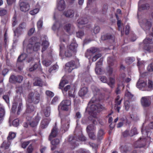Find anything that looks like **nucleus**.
Returning a JSON list of instances; mask_svg holds the SVG:
<instances>
[{"label":"nucleus","instance_id":"9d476101","mask_svg":"<svg viewBox=\"0 0 153 153\" xmlns=\"http://www.w3.org/2000/svg\"><path fill=\"white\" fill-rule=\"evenodd\" d=\"M66 68L69 72H71L74 69L76 68L78 66L75 64V62L71 61L66 63L65 64Z\"/></svg>","mask_w":153,"mask_h":153},{"label":"nucleus","instance_id":"f3484780","mask_svg":"<svg viewBox=\"0 0 153 153\" xmlns=\"http://www.w3.org/2000/svg\"><path fill=\"white\" fill-rule=\"evenodd\" d=\"M88 22V19L85 18H82L77 21V25L79 28H81V26L87 24Z\"/></svg>","mask_w":153,"mask_h":153},{"label":"nucleus","instance_id":"5fc2aeb1","mask_svg":"<svg viewBox=\"0 0 153 153\" xmlns=\"http://www.w3.org/2000/svg\"><path fill=\"white\" fill-rule=\"evenodd\" d=\"M19 120L18 119L14 120L12 124L13 125L15 126H17L19 124Z\"/></svg>","mask_w":153,"mask_h":153},{"label":"nucleus","instance_id":"79ce46f5","mask_svg":"<svg viewBox=\"0 0 153 153\" xmlns=\"http://www.w3.org/2000/svg\"><path fill=\"white\" fill-rule=\"evenodd\" d=\"M97 51L96 48H92L87 50L86 54H88V53H95Z\"/></svg>","mask_w":153,"mask_h":153},{"label":"nucleus","instance_id":"1a4fd4ad","mask_svg":"<svg viewBox=\"0 0 153 153\" xmlns=\"http://www.w3.org/2000/svg\"><path fill=\"white\" fill-rule=\"evenodd\" d=\"M23 79V77L21 76H17L14 75H12L9 79V81L11 83L16 82H21Z\"/></svg>","mask_w":153,"mask_h":153},{"label":"nucleus","instance_id":"72a5a7b5","mask_svg":"<svg viewBox=\"0 0 153 153\" xmlns=\"http://www.w3.org/2000/svg\"><path fill=\"white\" fill-rule=\"evenodd\" d=\"M137 134V129L135 127H134L131 128L129 135L131 136H132Z\"/></svg>","mask_w":153,"mask_h":153},{"label":"nucleus","instance_id":"e2e57ef3","mask_svg":"<svg viewBox=\"0 0 153 153\" xmlns=\"http://www.w3.org/2000/svg\"><path fill=\"white\" fill-rule=\"evenodd\" d=\"M30 143L29 141L24 142H23L22 144V147L23 148H25L26 146Z\"/></svg>","mask_w":153,"mask_h":153},{"label":"nucleus","instance_id":"052dcab7","mask_svg":"<svg viewBox=\"0 0 153 153\" xmlns=\"http://www.w3.org/2000/svg\"><path fill=\"white\" fill-rule=\"evenodd\" d=\"M100 79L103 82L106 83L107 82V80L106 77L102 76L100 77Z\"/></svg>","mask_w":153,"mask_h":153},{"label":"nucleus","instance_id":"a19ab883","mask_svg":"<svg viewBox=\"0 0 153 153\" xmlns=\"http://www.w3.org/2000/svg\"><path fill=\"white\" fill-rule=\"evenodd\" d=\"M51 63V61L46 59L42 61V64L43 65L47 67L49 66Z\"/></svg>","mask_w":153,"mask_h":153},{"label":"nucleus","instance_id":"473e14b6","mask_svg":"<svg viewBox=\"0 0 153 153\" xmlns=\"http://www.w3.org/2000/svg\"><path fill=\"white\" fill-rule=\"evenodd\" d=\"M35 107L32 105L27 106L26 111L27 113H30L34 111Z\"/></svg>","mask_w":153,"mask_h":153},{"label":"nucleus","instance_id":"4be33fe9","mask_svg":"<svg viewBox=\"0 0 153 153\" xmlns=\"http://www.w3.org/2000/svg\"><path fill=\"white\" fill-rule=\"evenodd\" d=\"M137 60L138 61L137 65L138 66L140 73H141L140 70L144 68L145 62L143 61H141L140 59L139 58H137Z\"/></svg>","mask_w":153,"mask_h":153},{"label":"nucleus","instance_id":"6ab92c4d","mask_svg":"<svg viewBox=\"0 0 153 153\" xmlns=\"http://www.w3.org/2000/svg\"><path fill=\"white\" fill-rule=\"evenodd\" d=\"M88 91V89L87 87H83L79 90V94L80 97L84 96L87 93Z\"/></svg>","mask_w":153,"mask_h":153},{"label":"nucleus","instance_id":"c85d7f7f","mask_svg":"<svg viewBox=\"0 0 153 153\" xmlns=\"http://www.w3.org/2000/svg\"><path fill=\"white\" fill-rule=\"evenodd\" d=\"M33 84L34 86H42L43 84L42 80L40 78H38L36 79L33 83Z\"/></svg>","mask_w":153,"mask_h":153},{"label":"nucleus","instance_id":"aec40b11","mask_svg":"<svg viewBox=\"0 0 153 153\" xmlns=\"http://www.w3.org/2000/svg\"><path fill=\"white\" fill-rule=\"evenodd\" d=\"M78 45L76 43H71L69 46V49L73 53H75L77 51Z\"/></svg>","mask_w":153,"mask_h":153},{"label":"nucleus","instance_id":"f8f14e48","mask_svg":"<svg viewBox=\"0 0 153 153\" xmlns=\"http://www.w3.org/2000/svg\"><path fill=\"white\" fill-rule=\"evenodd\" d=\"M51 121V119L49 118L43 119L41 121L40 127L42 129L47 128Z\"/></svg>","mask_w":153,"mask_h":153},{"label":"nucleus","instance_id":"412c9836","mask_svg":"<svg viewBox=\"0 0 153 153\" xmlns=\"http://www.w3.org/2000/svg\"><path fill=\"white\" fill-rule=\"evenodd\" d=\"M45 115L46 117L49 116L50 114V108L49 106L47 105L44 106L43 108H42Z\"/></svg>","mask_w":153,"mask_h":153},{"label":"nucleus","instance_id":"f704fd0d","mask_svg":"<svg viewBox=\"0 0 153 153\" xmlns=\"http://www.w3.org/2000/svg\"><path fill=\"white\" fill-rule=\"evenodd\" d=\"M90 108L92 111L93 112L95 111V112L96 113V112H98L97 104V105H95L94 104L91 105L90 107Z\"/></svg>","mask_w":153,"mask_h":153},{"label":"nucleus","instance_id":"8fccbe9b","mask_svg":"<svg viewBox=\"0 0 153 153\" xmlns=\"http://www.w3.org/2000/svg\"><path fill=\"white\" fill-rule=\"evenodd\" d=\"M102 55L101 54L98 53L94 56L92 58V61L93 62L96 61L98 58L101 56Z\"/></svg>","mask_w":153,"mask_h":153},{"label":"nucleus","instance_id":"c756f323","mask_svg":"<svg viewBox=\"0 0 153 153\" xmlns=\"http://www.w3.org/2000/svg\"><path fill=\"white\" fill-rule=\"evenodd\" d=\"M5 112L4 109L2 107H0V123L5 115Z\"/></svg>","mask_w":153,"mask_h":153},{"label":"nucleus","instance_id":"20e7f679","mask_svg":"<svg viewBox=\"0 0 153 153\" xmlns=\"http://www.w3.org/2000/svg\"><path fill=\"white\" fill-rule=\"evenodd\" d=\"M144 49L149 52H153V42L152 39L146 37L143 41Z\"/></svg>","mask_w":153,"mask_h":153},{"label":"nucleus","instance_id":"5701e85b","mask_svg":"<svg viewBox=\"0 0 153 153\" xmlns=\"http://www.w3.org/2000/svg\"><path fill=\"white\" fill-rule=\"evenodd\" d=\"M65 8V5L64 0H60L58 3V10L62 11Z\"/></svg>","mask_w":153,"mask_h":153},{"label":"nucleus","instance_id":"ddd939ff","mask_svg":"<svg viewBox=\"0 0 153 153\" xmlns=\"http://www.w3.org/2000/svg\"><path fill=\"white\" fill-rule=\"evenodd\" d=\"M57 16V8H56L54 12L53 17V19L55 20V22L52 27V29L54 31H56L57 29V22L56 21Z\"/></svg>","mask_w":153,"mask_h":153},{"label":"nucleus","instance_id":"13d9d810","mask_svg":"<svg viewBox=\"0 0 153 153\" xmlns=\"http://www.w3.org/2000/svg\"><path fill=\"white\" fill-rule=\"evenodd\" d=\"M33 150V148L31 144H30L27 149V152L28 153H31Z\"/></svg>","mask_w":153,"mask_h":153},{"label":"nucleus","instance_id":"3c124183","mask_svg":"<svg viewBox=\"0 0 153 153\" xmlns=\"http://www.w3.org/2000/svg\"><path fill=\"white\" fill-rule=\"evenodd\" d=\"M130 116L131 118L133 120H136L137 119V114L135 112H134L132 114H130Z\"/></svg>","mask_w":153,"mask_h":153},{"label":"nucleus","instance_id":"c9c22d12","mask_svg":"<svg viewBox=\"0 0 153 153\" xmlns=\"http://www.w3.org/2000/svg\"><path fill=\"white\" fill-rule=\"evenodd\" d=\"M45 94L47 97L50 98L53 97L54 95V93L53 92L49 90L46 91L45 92Z\"/></svg>","mask_w":153,"mask_h":153},{"label":"nucleus","instance_id":"6e6552de","mask_svg":"<svg viewBox=\"0 0 153 153\" xmlns=\"http://www.w3.org/2000/svg\"><path fill=\"white\" fill-rule=\"evenodd\" d=\"M87 129L90 138L94 140L96 138V136L94 134V132H93L95 129L94 126L93 125L89 126L87 127Z\"/></svg>","mask_w":153,"mask_h":153},{"label":"nucleus","instance_id":"bf43d9fd","mask_svg":"<svg viewBox=\"0 0 153 153\" xmlns=\"http://www.w3.org/2000/svg\"><path fill=\"white\" fill-rule=\"evenodd\" d=\"M95 71L97 74H100L101 72L102 69L99 66H96L95 69Z\"/></svg>","mask_w":153,"mask_h":153},{"label":"nucleus","instance_id":"a211bd4d","mask_svg":"<svg viewBox=\"0 0 153 153\" xmlns=\"http://www.w3.org/2000/svg\"><path fill=\"white\" fill-rule=\"evenodd\" d=\"M63 14L67 17L72 18L74 14V11L72 9H68L65 10L63 13Z\"/></svg>","mask_w":153,"mask_h":153},{"label":"nucleus","instance_id":"774afa93","mask_svg":"<svg viewBox=\"0 0 153 153\" xmlns=\"http://www.w3.org/2000/svg\"><path fill=\"white\" fill-rule=\"evenodd\" d=\"M7 13V11L6 10L3 9H1L0 10V16H3Z\"/></svg>","mask_w":153,"mask_h":153},{"label":"nucleus","instance_id":"0e129e2a","mask_svg":"<svg viewBox=\"0 0 153 153\" xmlns=\"http://www.w3.org/2000/svg\"><path fill=\"white\" fill-rule=\"evenodd\" d=\"M97 111L98 112L103 110L104 109V107L102 105L100 104H97Z\"/></svg>","mask_w":153,"mask_h":153},{"label":"nucleus","instance_id":"a878e982","mask_svg":"<svg viewBox=\"0 0 153 153\" xmlns=\"http://www.w3.org/2000/svg\"><path fill=\"white\" fill-rule=\"evenodd\" d=\"M36 7H37V8H35L30 11V13L31 15H35L39 12L40 7L38 3H37Z\"/></svg>","mask_w":153,"mask_h":153},{"label":"nucleus","instance_id":"864d4df0","mask_svg":"<svg viewBox=\"0 0 153 153\" xmlns=\"http://www.w3.org/2000/svg\"><path fill=\"white\" fill-rule=\"evenodd\" d=\"M148 87L151 90L153 89V82L152 81L150 80H149Z\"/></svg>","mask_w":153,"mask_h":153},{"label":"nucleus","instance_id":"c03bdc74","mask_svg":"<svg viewBox=\"0 0 153 153\" xmlns=\"http://www.w3.org/2000/svg\"><path fill=\"white\" fill-rule=\"evenodd\" d=\"M125 95L129 99L132 98L133 96V95L127 90H126L125 92Z\"/></svg>","mask_w":153,"mask_h":153},{"label":"nucleus","instance_id":"49530a36","mask_svg":"<svg viewBox=\"0 0 153 153\" xmlns=\"http://www.w3.org/2000/svg\"><path fill=\"white\" fill-rule=\"evenodd\" d=\"M73 53H74L71 51L68 50L65 52V55L67 57H70L72 56Z\"/></svg>","mask_w":153,"mask_h":153},{"label":"nucleus","instance_id":"680f3d73","mask_svg":"<svg viewBox=\"0 0 153 153\" xmlns=\"http://www.w3.org/2000/svg\"><path fill=\"white\" fill-rule=\"evenodd\" d=\"M7 33L5 32L4 35V42L5 44H4V46L6 47V45L7 44Z\"/></svg>","mask_w":153,"mask_h":153},{"label":"nucleus","instance_id":"b1692460","mask_svg":"<svg viewBox=\"0 0 153 153\" xmlns=\"http://www.w3.org/2000/svg\"><path fill=\"white\" fill-rule=\"evenodd\" d=\"M41 68V66L40 63H39L38 64H35L33 67L29 68V70L30 71H32L34 70L37 69L39 70L42 71V69Z\"/></svg>","mask_w":153,"mask_h":153},{"label":"nucleus","instance_id":"0eeeda50","mask_svg":"<svg viewBox=\"0 0 153 153\" xmlns=\"http://www.w3.org/2000/svg\"><path fill=\"white\" fill-rule=\"evenodd\" d=\"M71 105V102L69 100H63L60 103L59 107H61V109L64 111H68V107Z\"/></svg>","mask_w":153,"mask_h":153},{"label":"nucleus","instance_id":"2f4dec72","mask_svg":"<svg viewBox=\"0 0 153 153\" xmlns=\"http://www.w3.org/2000/svg\"><path fill=\"white\" fill-rule=\"evenodd\" d=\"M135 59L133 57H128L125 59L126 62L128 64L132 63L134 60Z\"/></svg>","mask_w":153,"mask_h":153},{"label":"nucleus","instance_id":"2eb2a0df","mask_svg":"<svg viewBox=\"0 0 153 153\" xmlns=\"http://www.w3.org/2000/svg\"><path fill=\"white\" fill-rule=\"evenodd\" d=\"M41 117L37 114L35 117L33 119L32 121L30 122V125L32 127H35L38 124Z\"/></svg>","mask_w":153,"mask_h":153},{"label":"nucleus","instance_id":"7ed1b4c3","mask_svg":"<svg viewBox=\"0 0 153 153\" xmlns=\"http://www.w3.org/2000/svg\"><path fill=\"white\" fill-rule=\"evenodd\" d=\"M139 22L141 27L146 33H148L152 26V23L150 21L144 19L139 20Z\"/></svg>","mask_w":153,"mask_h":153},{"label":"nucleus","instance_id":"dca6fc26","mask_svg":"<svg viewBox=\"0 0 153 153\" xmlns=\"http://www.w3.org/2000/svg\"><path fill=\"white\" fill-rule=\"evenodd\" d=\"M20 9L21 11L26 12L28 11L29 9V4L24 2H21L20 4Z\"/></svg>","mask_w":153,"mask_h":153},{"label":"nucleus","instance_id":"f03ea898","mask_svg":"<svg viewBox=\"0 0 153 153\" xmlns=\"http://www.w3.org/2000/svg\"><path fill=\"white\" fill-rule=\"evenodd\" d=\"M57 134V128L56 123L55 126L52 129L49 138V140L51 141V149L52 151H53L57 147V139L56 138L53 140V139L56 136Z\"/></svg>","mask_w":153,"mask_h":153},{"label":"nucleus","instance_id":"de8ad7c7","mask_svg":"<svg viewBox=\"0 0 153 153\" xmlns=\"http://www.w3.org/2000/svg\"><path fill=\"white\" fill-rule=\"evenodd\" d=\"M104 134L103 130L102 129L100 130L98 133V137L99 140H100L102 138V137Z\"/></svg>","mask_w":153,"mask_h":153},{"label":"nucleus","instance_id":"603ef678","mask_svg":"<svg viewBox=\"0 0 153 153\" xmlns=\"http://www.w3.org/2000/svg\"><path fill=\"white\" fill-rule=\"evenodd\" d=\"M57 65H54L51 67L49 70L50 73L53 72V71H54L57 69Z\"/></svg>","mask_w":153,"mask_h":153},{"label":"nucleus","instance_id":"39448f33","mask_svg":"<svg viewBox=\"0 0 153 153\" xmlns=\"http://www.w3.org/2000/svg\"><path fill=\"white\" fill-rule=\"evenodd\" d=\"M40 99V95L38 93L35 94L33 92L30 93L28 97V101L29 102H33L34 103H38Z\"/></svg>","mask_w":153,"mask_h":153},{"label":"nucleus","instance_id":"bb28decb","mask_svg":"<svg viewBox=\"0 0 153 153\" xmlns=\"http://www.w3.org/2000/svg\"><path fill=\"white\" fill-rule=\"evenodd\" d=\"M16 135V134L15 133L13 132H10L7 137V140L11 142V140L15 137Z\"/></svg>","mask_w":153,"mask_h":153},{"label":"nucleus","instance_id":"09e8293b","mask_svg":"<svg viewBox=\"0 0 153 153\" xmlns=\"http://www.w3.org/2000/svg\"><path fill=\"white\" fill-rule=\"evenodd\" d=\"M84 35V33L83 31H79L76 33V36L78 37L81 38Z\"/></svg>","mask_w":153,"mask_h":153},{"label":"nucleus","instance_id":"9b49d317","mask_svg":"<svg viewBox=\"0 0 153 153\" xmlns=\"http://www.w3.org/2000/svg\"><path fill=\"white\" fill-rule=\"evenodd\" d=\"M136 85L138 88L142 90H144L147 87L146 82L140 79L138 81Z\"/></svg>","mask_w":153,"mask_h":153},{"label":"nucleus","instance_id":"f257e3e1","mask_svg":"<svg viewBox=\"0 0 153 153\" xmlns=\"http://www.w3.org/2000/svg\"><path fill=\"white\" fill-rule=\"evenodd\" d=\"M37 40V38L35 37L30 38L26 50H24V53L19 56L16 66L19 70L21 71L23 68V64L22 61L25 60L27 56L26 52L30 53L33 51H37L40 49L41 44L39 43L36 42Z\"/></svg>","mask_w":153,"mask_h":153},{"label":"nucleus","instance_id":"4c0bfd02","mask_svg":"<svg viewBox=\"0 0 153 153\" xmlns=\"http://www.w3.org/2000/svg\"><path fill=\"white\" fill-rule=\"evenodd\" d=\"M111 37V35L109 34H107L101 36V38L102 40H105L109 39Z\"/></svg>","mask_w":153,"mask_h":153},{"label":"nucleus","instance_id":"ea45409f","mask_svg":"<svg viewBox=\"0 0 153 153\" xmlns=\"http://www.w3.org/2000/svg\"><path fill=\"white\" fill-rule=\"evenodd\" d=\"M71 27V25L70 24H67L65 26L64 28L65 30L66 31V32L69 33L70 32Z\"/></svg>","mask_w":153,"mask_h":153},{"label":"nucleus","instance_id":"37998d69","mask_svg":"<svg viewBox=\"0 0 153 153\" xmlns=\"http://www.w3.org/2000/svg\"><path fill=\"white\" fill-rule=\"evenodd\" d=\"M43 26V21L42 20L40 19L37 22V26L39 29L42 28Z\"/></svg>","mask_w":153,"mask_h":153},{"label":"nucleus","instance_id":"58836bf2","mask_svg":"<svg viewBox=\"0 0 153 153\" xmlns=\"http://www.w3.org/2000/svg\"><path fill=\"white\" fill-rule=\"evenodd\" d=\"M149 7L150 6L149 4H143L141 6V8L139 7L138 9L139 10H141L140 9H141L143 10H146L149 9Z\"/></svg>","mask_w":153,"mask_h":153},{"label":"nucleus","instance_id":"338daca9","mask_svg":"<svg viewBox=\"0 0 153 153\" xmlns=\"http://www.w3.org/2000/svg\"><path fill=\"white\" fill-rule=\"evenodd\" d=\"M22 87H20L17 88L16 91L17 93H19L20 95H21L22 93Z\"/></svg>","mask_w":153,"mask_h":153},{"label":"nucleus","instance_id":"e433bc0d","mask_svg":"<svg viewBox=\"0 0 153 153\" xmlns=\"http://www.w3.org/2000/svg\"><path fill=\"white\" fill-rule=\"evenodd\" d=\"M130 107V102L128 101H126L124 103V107L126 111L128 110Z\"/></svg>","mask_w":153,"mask_h":153},{"label":"nucleus","instance_id":"7c9ffc66","mask_svg":"<svg viewBox=\"0 0 153 153\" xmlns=\"http://www.w3.org/2000/svg\"><path fill=\"white\" fill-rule=\"evenodd\" d=\"M117 25L118 27V30H120L121 34L122 35L124 32L123 28H122L123 25H121L120 20H118Z\"/></svg>","mask_w":153,"mask_h":153},{"label":"nucleus","instance_id":"4d7b16f0","mask_svg":"<svg viewBox=\"0 0 153 153\" xmlns=\"http://www.w3.org/2000/svg\"><path fill=\"white\" fill-rule=\"evenodd\" d=\"M147 70L149 72L153 71V63L150 64L148 66Z\"/></svg>","mask_w":153,"mask_h":153},{"label":"nucleus","instance_id":"393cba45","mask_svg":"<svg viewBox=\"0 0 153 153\" xmlns=\"http://www.w3.org/2000/svg\"><path fill=\"white\" fill-rule=\"evenodd\" d=\"M11 142L7 140L4 141L1 146V147L5 149H8L11 144Z\"/></svg>","mask_w":153,"mask_h":153},{"label":"nucleus","instance_id":"6e6d98bb","mask_svg":"<svg viewBox=\"0 0 153 153\" xmlns=\"http://www.w3.org/2000/svg\"><path fill=\"white\" fill-rule=\"evenodd\" d=\"M100 31V28L98 26H96L94 27L93 29L94 32L95 34L98 33Z\"/></svg>","mask_w":153,"mask_h":153},{"label":"nucleus","instance_id":"69168bd1","mask_svg":"<svg viewBox=\"0 0 153 153\" xmlns=\"http://www.w3.org/2000/svg\"><path fill=\"white\" fill-rule=\"evenodd\" d=\"M103 62V59L102 58L100 59L99 60L96 64V66H100L102 65V62Z\"/></svg>","mask_w":153,"mask_h":153},{"label":"nucleus","instance_id":"a18cd8bd","mask_svg":"<svg viewBox=\"0 0 153 153\" xmlns=\"http://www.w3.org/2000/svg\"><path fill=\"white\" fill-rule=\"evenodd\" d=\"M108 62L109 66H111L113 65V62H114V59L111 57H108L107 59Z\"/></svg>","mask_w":153,"mask_h":153},{"label":"nucleus","instance_id":"cd10ccee","mask_svg":"<svg viewBox=\"0 0 153 153\" xmlns=\"http://www.w3.org/2000/svg\"><path fill=\"white\" fill-rule=\"evenodd\" d=\"M49 44L48 42L46 40L44 41L43 42L41 45L42 46V52L45 51L47 49L49 46Z\"/></svg>","mask_w":153,"mask_h":153},{"label":"nucleus","instance_id":"423d86ee","mask_svg":"<svg viewBox=\"0 0 153 153\" xmlns=\"http://www.w3.org/2000/svg\"><path fill=\"white\" fill-rule=\"evenodd\" d=\"M25 26L26 25L25 23H22L19 25L18 28L14 31L15 37L16 36L17 37H18L24 33V30H25Z\"/></svg>","mask_w":153,"mask_h":153},{"label":"nucleus","instance_id":"4468645a","mask_svg":"<svg viewBox=\"0 0 153 153\" xmlns=\"http://www.w3.org/2000/svg\"><path fill=\"white\" fill-rule=\"evenodd\" d=\"M142 105L144 107H148L151 104V101L148 97H142L141 100Z\"/></svg>","mask_w":153,"mask_h":153}]
</instances>
